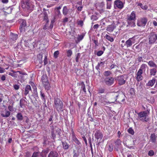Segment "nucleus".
<instances>
[{
  "mask_svg": "<svg viewBox=\"0 0 157 157\" xmlns=\"http://www.w3.org/2000/svg\"><path fill=\"white\" fill-rule=\"evenodd\" d=\"M142 72H141L138 71L136 74V80L138 82H139L142 80Z\"/></svg>",
  "mask_w": 157,
  "mask_h": 157,
  "instance_id": "obj_17",
  "label": "nucleus"
},
{
  "mask_svg": "<svg viewBox=\"0 0 157 157\" xmlns=\"http://www.w3.org/2000/svg\"><path fill=\"white\" fill-rule=\"evenodd\" d=\"M103 52H104L102 51H99L97 52L96 55L98 56H100L103 53Z\"/></svg>",
  "mask_w": 157,
  "mask_h": 157,
  "instance_id": "obj_53",
  "label": "nucleus"
},
{
  "mask_svg": "<svg viewBox=\"0 0 157 157\" xmlns=\"http://www.w3.org/2000/svg\"><path fill=\"white\" fill-rule=\"evenodd\" d=\"M148 43L150 44L155 43L157 40V35L155 32H151L148 36Z\"/></svg>",
  "mask_w": 157,
  "mask_h": 157,
  "instance_id": "obj_4",
  "label": "nucleus"
},
{
  "mask_svg": "<svg viewBox=\"0 0 157 157\" xmlns=\"http://www.w3.org/2000/svg\"><path fill=\"white\" fill-rule=\"evenodd\" d=\"M40 95L42 99L44 101V102L45 103L46 100L45 99V95L44 94V93H42L41 91H40Z\"/></svg>",
  "mask_w": 157,
  "mask_h": 157,
  "instance_id": "obj_40",
  "label": "nucleus"
},
{
  "mask_svg": "<svg viewBox=\"0 0 157 157\" xmlns=\"http://www.w3.org/2000/svg\"><path fill=\"white\" fill-rule=\"evenodd\" d=\"M59 54V51H55L54 53V57L55 58H56L58 57V55Z\"/></svg>",
  "mask_w": 157,
  "mask_h": 157,
  "instance_id": "obj_48",
  "label": "nucleus"
},
{
  "mask_svg": "<svg viewBox=\"0 0 157 157\" xmlns=\"http://www.w3.org/2000/svg\"><path fill=\"white\" fill-rule=\"evenodd\" d=\"M148 64L150 67H157L156 65L152 61H150L148 63Z\"/></svg>",
  "mask_w": 157,
  "mask_h": 157,
  "instance_id": "obj_34",
  "label": "nucleus"
},
{
  "mask_svg": "<svg viewBox=\"0 0 157 157\" xmlns=\"http://www.w3.org/2000/svg\"><path fill=\"white\" fill-rule=\"evenodd\" d=\"M54 107L58 111H63V103L62 101L58 98H55Z\"/></svg>",
  "mask_w": 157,
  "mask_h": 157,
  "instance_id": "obj_2",
  "label": "nucleus"
},
{
  "mask_svg": "<svg viewBox=\"0 0 157 157\" xmlns=\"http://www.w3.org/2000/svg\"><path fill=\"white\" fill-rule=\"evenodd\" d=\"M149 141L153 143H155L156 141V137L155 133H151Z\"/></svg>",
  "mask_w": 157,
  "mask_h": 157,
  "instance_id": "obj_14",
  "label": "nucleus"
},
{
  "mask_svg": "<svg viewBox=\"0 0 157 157\" xmlns=\"http://www.w3.org/2000/svg\"><path fill=\"white\" fill-rule=\"evenodd\" d=\"M104 82L107 86H112L114 84V78L111 77H106L104 79Z\"/></svg>",
  "mask_w": 157,
  "mask_h": 157,
  "instance_id": "obj_6",
  "label": "nucleus"
},
{
  "mask_svg": "<svg viewBox=\"0 0 157 157\" xmlns=\"http://www.w3.org/2000/svg\"><path fill=\"white\" fill-rule=\"evenodd\" d=\"M10 111H8L6 110L5 112V114H4V113H1V116L3 117H8L10 115Z\"/></svg>",
  "mask_w": 157,
  "mask_h": 157,
  "instance_id": "obj_30",
  "label": "nucleus"
},
{
  "mask_svg": "<svg viewBox=\"0 0 157 157\" xmlns=\"http://www.w3.org/2000/svg\"><path fill=\"white\" fill-rule=\"evenodd\" d=\"M43 84L46 90H50L51 87L48 81L46 82L43 83Z\"/></svg>",
  "mask_w": 157,
  "mask_h": 157,
  "instance_id": "obj_19",
  "label": "nucleus"
},
{
  "mask_svg": "<svg viewBox=\"0 0 157 157\" xmlns=\"http://www.w3.org/2000/svg\"><path fill=\"white\" fill-rule=\"evenodd\" d=\"M127 21L128 23V25L127 26V27L129 26L134 27L136 26L135 23L134 21L128 20L127 19Z\"/></svg>",
  "mask_w": 157,
  "mask_h": 157,
  "instance_id": "obj_23",
  "label": "nucleus"
},
{
  "mask_svg": "<svg viewBox=\"0 0 157 157\" xmlns=\"http://www.w3.org/2000/svg\"><path fill=\"white\" fill-rule=\"evenodd\" d=\"M72 140L78 145H79L81 144L80 142L78 140L77 138L75 137L72 138Z\"/></svg>",
  "mask_w": 157,
  "mask_h": 157,
  "instance_id": "obj_39",
  "label": "nucleus"
},
{
  "mask_svg": "<svg viewBox=\"0 0 157 157\" xmlns=\"http://www.w3.org/2000/svg\"><path fill=\"white\" fill-rule=\"evenodd\" d=\"M12 10V8L9 7L6 10V11H5V12L7 14H10L11 13Z\"/></svg>",
  "mask_w": 157,
  "mask_h": 157,
  "instance_id": "obj_52",
  "label": "nucleus"
},
{
  "mask_svg": "<svg viewBox=\"0 0 157 157\" xmlns=\"http://www.w3.org/2000/svg\"><path fill=\"white\" fill-rule=\"evenodd\" d=\"M79 85L81 86V89L83 90L85 94L86 93V91L85 88V86L84 82H82Z\"/></svg>",
  "mask_w": 157,
  "mask_h": 157,
  "instance_id": "obj_31",
  "label": "nucleus"
},
{
  "mask_svg": "<svg viewBox=\"0 0 157 157\" xmlns=\"http://www.w3.org/2000/svg\"><path fill=\"white\" fill-rule=\"evenodd\" d=\"M31 90V86L29 85H27L25 88V95H27L28 94L29 91Z\"/></svg>",
  "mask_w": 157,
  "mask_h": 157,
  "instance_id": "obj_20",
  "label": "nucleus"
},
{
  "mask_svg": "<svg viewBox=\"0 0 157 157\" xmlns=\"http://www.w3.org/2000/svg\"><path fill=\"white\" fill-rule=\"evenodd\" d=\"M128 20L135 21L136 20V14L134 11H132L130 15L127 18Z\"/></svg>",
  "mask_w": 157,
  "mask_h": 157,
  "instance_id": "obj_16",
  "label": "nucleus"
},
{
  "mask_svg": "<svg viewBox=\"0 0 157 157\" xmlns=\"http://www.w3.org/2000/svg\"><path fill=\"white\" fill-rule=\"evenodd\" d=\"M105 92V90L104 89H100L98 91V93H101L102 94L104 92Z\"/></svg>",
  "mask_w": 157,
  "mask_h": 157,
  "instance_id": "obj_63",
  "label": "nucleus"
},
{
  "mask_svg": "<svg viewBox=\"0 0 157 157\" xmlns=\"http://www.w3.org/2000/svg\"><path fill=\"white\" fill-rule=\"evenodd\" d=\"M42 14L43 18L44 21H45L47 23H48L49 20L48 19L49 15L50 14V12L48 9H46L44 8L43 9Z\"/></svg>",
  "mask_w": 157,
  "mask_h": 157,
  "instance_id": "obj_7",
  "label": "nucleus"
},
{
  "mask_svg": "<svg viewBox=\"0 0 157 157\" xmlns=\"http://www.w3.org/2000/svg\"><path fill=\"white\" fill-rule=\"evenodd\" d=\"M112 72L109 71H105L103 73V75L106 77H108V76H109L111 75L112 74Z\"/></svg>",
  "mask_w": 157,
  "mask_h": 157,
  "instance_id": "obj_33",
  "label": "nucleus"
},
{
  "mask_svg": "<svg viewBox=\"0 0 157 157\" xmlns=\"http://www.w3.org/2000/svg\"><path fill=\"white\" fill-rule=\"evenodd\" d=\"M147 67L146 65L144 64H143L141 66L140 69L139 70L141 72H142L143 71H145L146 68Z\"/></svg>",
  "mask_w": 157,
  "mask_h": 157,
  "instance_id": "obj_32",
  "label": "nucleus"
},
{
  "mask_svg": "<svg viewBox=\"0 0 157 157\" xmlns=\"http://www.w3.org/2000/svg\"><path fill=\"white\" fill-rule=\"evenodd\" d=\"M40 152H34L31 157H38Z\"/></svg>",
  "mask_w": 157,
  "mask_h": 157,
  "instance_id": "obj_45",
  "label": "nucleus"
},
{
  "mask_svg": "<svg viewBox=\"0 0 157 157\" xmlns=\"http://www.w3.org/2000/svg\"><path fill=\"white\" fill-rule=\"evenodd\" d=\"M72 54V51L71 50H69L67 52V56L68 57H70Z\"/></svg>",
  "mask_w": 157,
  "mask_h": 157,
  "instance_id": "obj_47",
  "label": "nucleus"
},
{
  "mask_svg": "<svg viewBox=\"0 0 157 157\" xmlns=\"http://www.w3.org/2000/svg\"><path fill=\"white\" fill-rule=\"evenodd\" d=\"M137 113L138 115V118L140 121L146 122H147L149 121L148 118V115L149 113V111H142Z\"/></svg>",
  "mask_w": 157,
  "mask_h": 157,
  "instance_id": "obj_1",
  "label": "nucleus"
},
{
  "mask_svg": "<svg viewBox=\"0 0 157 157\" xmlns=\"http://www.w3.org/2000/svg\"><path fill=\"white\" fill-rule=\"evenodd\" d=\"M59 156L58 153L55 150L51 151L48 156V157H58Z\"/></svg>",
  "mask_w": 157,
  "mask_h": 157,
  "instance_id": "obj_13",
  "label": "nucleus"
},
{
  "mask_svg": "<svg viewBox=\"0 0 157 157\" xmlns=\"http://www.w3.org/2000/svg\"><path fill=\"white\" fill-rule=\"evenodd\" d=\"M33 95L35 97H38V94L37 91V88L36 87H35L34 88L33 92Z\"/></svg>",
  "mask_w": 157,
  "mask_h": 157,
  "instance_id": "obj_41",
  "label": "nucleus"
},
{
  "mask_svg": "<svg viewBox=\"0 0 157 157\" xmlns=\"http://www.w3.org/2000/svg\"><path fill=\"white\" fill-rule=\"evenodd\" d=\"M19 21L20 25L19 26V29L21 33L25 31V27L26 26V20L23 19H20Z\"/></svg>",
  "mask_w": 157,
  "mask_h": 157,
  "instance_id": "obj_8",
  "label": "nucleus"
},
{
  "mask_svg": "<svg viewBox=\"0 0 157 157\" xmlns=\"http://www.w3.org/2000/svg\"><path fill=\"white\" fill-rule=\"evenodd\" d=\"M13 87H14V89L16 90H17L19 88V86L16 84L14 85L13 86Z\"/></svg>",
  "mask_w": 157,
  "mask_h": 157,
  "instance_id": "obj_64",
  "label": "nucleus"
},
{
  "mask_svg": "<svg viewBox=\"0 0 157 157\" xmlns=\"http://www.w3.org/2000/svg\"><path fill=\"white\" fill-rule=\"evenodd\" d=\"M16 117L19 121H21L23 119V117L21 113H18L16 115Z\"/></svg>",
  "mask_w": 157,
  "mask_h": 157,
  "instance_id": "obj_29",
  "label": "nucleus"
},
{
  "mask_svg": "<svg viewBox=\"0 0 157 157\" xmlns=\"http://www.w3.org/2000/svg\"><path fill=\"white\" fill-rule=\"evenodd\" d=\"M105 6V3L104 2H102L99 4L98 5V7L101 10L103 11V7Z\"/></svg>",
  "mask_w": 157,
  "mask_h": 157,
  "instance_id": "obj_36",
  "label": "nucleus"
},
{
  "mask_svg": "<svg viewBox=\"0 0 157 157\" xmlns=\"http://www.w3.org/2000/svg\"><path fill=\"white\" fill-rule=\"evenodd\" d=\"M73 153L74 155L73 157H78L80 153L79 152L78 153H77L75 152V150H74Z\"/></svg>",
  "mask_w": 157,
  "mask_h": 157,
  "instance_id": "obj_56",
  "label": "nucleus"
},
{
  "mask_svg": "<svg viewBox=\"0 0 157 157\" xmlns=\"http://www.w3.org/2000/svg\"><path fill=\"white\" fill-rule=\"evenodd\" d=\"M48 152V149H44L41 152H40L39 154L42 157H46V155Z\"/></svg>",
  "mask_w": 157,
  "mask_h": 157,
  "instance_id": "obj_18",
  "label": "nucleus"
},
{
  "mask_svg": "<svg viewBox=\"0 0 157 157\" xmlns=\"http://www.w3.org/2000/svg\"><path fill=\"white\" fill-rule=\"evenodd\" d=\"M25 100L23 99H21L20 101V106L22 108L23 106L24 105V103Z\"/></svg>",
  "mask_w": 157,
  "mask_h": 157,
  "instance_id": "obj_43",
  "label": "nucleus"
},
{
  "mask_svg": "<svg viewBox=\"0 0 157 157\" xmlns=\"http://www.w3.org/2000/svg\"><path fill=\"white\" fill-rule=\"evenodd\" d=\"M92 40L94 42V43L95 44V46H98V41L97 40H96L92 38Z\"/></svg>",
  "mask_w": 157,
  "mask_h": 157,
  "instance_id": "obj_60",
  "label": "nucleus"
},
{
  "mask_svg": "<svg viewBox=\"0 0 157 157\" xmlns=\"http://www.w3.org/2000/svg\"><path fill=\"white\" fill-rule=\"evenodd\" d=\"M111 3L110 2H107V9H110L111 8Z\"/></svg>",
  "mask_w": 157,
  "mask_h": 157,
  "instance_id": "obj_58",
  "label": "nucleus"
},
{
  "mask_svg": "<svg viewBox=\"0 0 157 157\" xmlns=\"http://www.w3.org/2000/svg\"><path fill=\"white\" fill-rule=\"evenodd\" d=\"M80 53H77V54L76 55V59H75V60L77 62H78V60L80 57Z\"/></svg>",
  "mask_w": 157,
  "mask_h": 157,
  "instance_id": "obj_54",
  "label": "nucleus"
},
{
  "mask_svg": "<svg viewBox=\"0 0 157 157\" xmlns=\"http://www.w3.org/2000/svg\"><path fill=\"white\" fill-rule=\"evenodd\" d=\"M51 134L52 138L54 140L55 139L56 137V136L55 133V131L53 129H52L51 131Z\"/></svg>",
  "mask_w": 157,
  "mask_h": 157,
  "instance_id": "obj_46",
  "label": "nucleus"
},
{
  "mask_svg": "<svg viewBox=\"0 0 157 157\" xmlns=\"http://www.w3.org/2000/svg\"><path fill=\"white\" fill-rule=\"evenodd\" d=\"M61 130L59 128H57L56 130V133H57L59 136H61Z\"/></svg>",
  "mask_w": 157,
  "mask_h": 157,
  "instance_id": "obj_51",
  "label": "nucleus"
},
{
  "mask_svg": "<svg viewBox=\"0 0 157 157\" xmlns=\"http://www.w3.org/2000/svg\"><path fill=\"white\" fill-rule=\"evenodd\" d=\"M42 54L40 53L37 56V58L39 60L40 63H42Z\"/></svg>",
  "mask_w": 157,
  "mask_h": 157,
  "instance_id": "obj_35",
  "label": "nucleus"
},
{
  "mask_svg": "<svg viewBox=\"0 0 157 157\" xmlns=\"http://www.w3.org/2000/svg\"><path fill=\"white\" fill-rule=\"evenodd\" d=\"M41 80L42 84L48 81L47 76L46 74L43 75H42L41 77Z\"/></svg>",
  "mask_w": 157,
  "mask_h": 157,
  "instance_id": "obj_24",
  "label": "nucleus"
},
{
  "mask_svg": "<svg viewBox=\"0 0 157 157\" xmlns=\"http://www.w3.org/2000/svg\"><path fill=\"white\" fill-rule=\"evenodd\" d=\"M114 6L119 9H121L124 7V5L122 2L120 0H116L114 2Z\"/></svg>",
  "mask_w": 157,
  "mask_h": 157,
  "instance_id": "obj_10",
  "label": "nucleus"
},
{
  "mask_svg": "<svg viewBox=\"0 0 157 157\" xmlns=\"http://www.w3.org/2000/svg\"><path fill=\"white\" fill-rule=\"evenodd\" d=\"M114 150L118 151L122 148L121 141L120 139H117L114 141Z\"/></svg>",
  "mask_w": 157,
  "mask_h": 157,
  "instance_id": "obj_9",
  "label": "nucleus"
},
{
  "mask_svg": "<svg viewBox=\"0 0 157 157\" xmlns=\"http://www.w3.org/2000/svg\"><path fill=\"white\" fill-rule=\"evenodd\" d=\"M44 65H46L48 63L47 62V56H45L44 59Z\"/></svg>",
  "mask_w": 157,
  "mask_h": 157,
  "instance_id": "obj_62",
  "label": "nucleus"
},
{
  "mask_svg": "<svg viewBox=\"0 0 157 157\" xmlns=\"http://www.w3.org/2000/svg\"><path fill=\"white\" fill-rule=\"evenodd\" d=\"M133 38H130L126 41L125 44L127 47H130L132 45V43L131 40Z\"/></svg>",
  "mask_w": 157,
  "mask_h": 157,
  "instance_id": "obj_25",
  "label": "nucleus"
},
{
  "mask_svg": "<svg viewBox=\"0 0 157 157\" xmlns=\"http://www.w3.org/2000/svg\"><path fill=\"white\" fill-rule=\"evenodd\" d=\"M156 70L155 68H152L150 70V73L151 75H153L154 76L156 73Z\"/></svg>",
  "mask_w": 157,
  "mask_h": 157,
  "instance_id": "obj_37",
  "label": "nucleus"
},
{
  "mask_svg": "<svg viewBox=\"0 0 157 157\" xmlns=\"http://www.w3.org/2000/svg\"><path fill=\"white\" fill-rule=\"evenodd\" d=\"M70 10H71V9H68L67 6H64L63 10V14L64 16L67 15L70 13Z\"/></svg>",
  "mask_w": 157,
  "mask_h": 157,
  "instance_id": "obj_15",
  "label": "nucleus"
},
{
  "mask_svg": "<svg viewBox=\"0 0 157 157\" xmlns=\"http://www.w3.org/2000/svg\"><path fill=\"white\" fill-rule=\"evenodd\" d=\"M140 21L142 25L144 26L147 22V19L146 17H143L141 19Z\"/></svg>",
  "mask_w": 157,
  "mask_h": 157,
  "instance_id": "obj_27",
  "label": "nucleus"
},
{
  "mask_svg": "<svg viewBox=\"0 0 157 157\" xmlns=\"http://www.w3.org/2000/svg\"><path fill=\"white\" fill-rule=\"evenodd\" d=\"M138 6H139L140 7L144 10L146 9L147 8H146L145 6H144L141 3H139L138 5Z\"/></svg>",
  "mask_w": 157,
  "mask_h": 157,
  "instance_id": "obj_55",
  "label": "nucleus"
},
{
  "mask_svg": "<svg viewBox=\"0 0 157 157\" xmlns=\"http://www.w3.org/2000/svg\"><path fill=\"white\" fill-rule=\"evenodd\" d=\"M77 24L78 25L82 27L83 25V21L82 20L77 21Z\"/></svg>",
  "mask_w": 157,
  "mask_h": 157,
  "instance_id": "obj_44",
  "label": "nucleus"
},
{
  "mask_svg": "<svg viewBox=\"0 0 157 157\" xmlns=\"http://www.w3.org/2000/svg\"><path fill=\"white\" fill-rule=\"evenodd\" d=\"M105 37L107 40L110 42H113L114 40V39L113 37L110 36L107 34L106 35Z\"/></svg>",
  "mask_w": 157,
  "mask_h": 157,
  "instance_id": "obj_38",
  "label": "nucleus"
},
{
  "mask_svg": "<svg viewBox=\"0 0 157 157\" xmlns=\"http://www.w3.org/2000/svg\"><path fill=\"white\" fill-rule=\"evenodd\" d=\"M62 144L63 148L65 150L68 149L70 146V145L66 142L62 141Z\"/></svg>",
  "mask_w": 157,
  "mask_h": 157,
  "instance_id": "obj_21",
  "label": "nucleus"
},
{
  "mask_svg": "<svg viewBox=\"0 0 157 157\" xmlns=\"http://www.w3.org/2000/svg\"><path fill=\"white\" fill-rule=\"evenodd\" d=\"M113 146L111 145H109L108 147V150L110 152H111L113 151Z\"/></svg>",
  "mask_w": 157,
  "mask_h": 157,
  "instance_id": "obj_59",
  "label": "nucleus"
},
{
  "mask_svg": "<svg viewBox=\"0 0 157 157\" xmlns=\"http://www.w3.org/2000/svg\"><path fill=\"white\" fill-rule=\"evenodd\" d=\"M16 73H17V72H15L14 73H9V75L13 77L17 78V75L15 74Z\"/></svg>",
  "mask_w": 157,
  "mask_h": 157,
  "instance_id": "obj_57",
  "label": "nucleus"
},
{
  "mask_svg": "<svg viewBox=\"0 0 157 157\" xmlns=\"http://www.w3.org/2000/svg\"><path fill=\"white\" fill-rule=\"evenodd\" d=\"M29 1V0H22L21 2L23 3L22 7L25 10H27L28 12H31L33 8V5Z\"/></svg>",
  "mask_w": 157,
  "mask_h": 157,
  "instance_id": "obj_3",
  "label": "nucleus"
},
{
  "mask_svg": "<svg viewBox=\"0 0 157 157\" xmlns=\"http://www.w3.org/2000/svg\"><path fill=\"white\" fill-rule=\"evenodd\" d=\"M95 138L97 140L101 139L103 137V135L101 132L99 130H97L96 131L94 134Z\"/></svg>",
  "mask_w": 157,
  "mask_h": 157,
  "instance_id": "obj_12",
  "label": "nucleus"
},
{
  "mask_svg": "<svg viewBox=\"0 0 157 157\" xmlns=\"http://www.w3.org/2000/svg\"><path fill=\"white\" fill-rule=\"evenodd\" d=\"M125 76L126 75H121L115 77V79L118 82L119 85H122L125 83L126 80V78L125 77Z\"/></svg>",
  "mask_w": 157,
  "mask_h": 157,
  "instance_id": "obj_5",
  "label": "nucleus"
},
{
  "mask_svg": "<svg viewBox=\"0 0 157 157\" xmlns=\"http://www.w3.org/2000/svg\"><path fill=\"white\" fill-rule=\"evenodd\" d=\"M154 154V152L153 150H151L148 152V155L150 156H153Z\"/></svg>",
  "mask_w": 157,
  "mask_h": 157,
  "instance_id": "obj_49",
  "label": "nucleus"
},
{
  "mask_svg": "<svg viewBox=\"0 0 157 157\" xmlns=\"http://www.w3.org/2000/svg\"><path fill=\"white\" fill-rule=\"evenodd\" d=\"M119 94L117 92H113L110 95V98L112 100H113L114 101H112L110 103H114L115 101H117V98Z\"/></svg>",
  "mask_w": 157,
  "mask_h": 157,
  "instance_id": "obj_11",
  "label": "nucleus"
},
{
  "mask_svg": "<svg viewBox=\"0 0 157 157\" xmlns=\"http://www.w3.org/2000/svg\"><path fill=\"white\" fill-rule=\"evenodd\" d=\"M18 36L16 34L11 33L10 35V37L13 40H15L17 38Z\"/></svg>",
  "mask_w": 157,
  "mask_h": 157,
  "instance_id": "obj_26",
  "label": "nucleus"
},
{
  "mask_svg": "<svg viewBox=\"0 0 157 157\" xmlns=\"http://www.w3.org/2000/svg\"><path fill=\"white\" fill-rule=\"evenodd\" d=\"M128 132L131 134L132 135H133L134 134V132L132 128H130L128 130Z\"/></svg>",
  "mask_w": 157,
  "mask_h": 157,
  "instance_id": "obj_42",
  "label": "nucleus"
},
{
  "mask_svg": "<svg viewBox=\"0 0 157 157\" xmlns=\"http://www.w3.org/2000/svg\"><path fill=\"white\" fill-rule=\"evenodd\" d=\"M155 79H152L150 80L148 83L147 84V86H152L155 82Z\"/></svg>",
  "mask_w": 157,
  "mask_h": 157,
  "instance_id": "obj_28",
  "label": "nucleus"
},
{
  "mask_svg": "<svg viewBox=\"0 0 157 157\" xmlns=\"http://www.w3.org/2000/svg\"><path fill=\"white\" fill-rule=\"evenodd\" d=\"M115 27L116 26L114 25H109L107 27L106 30L109 32H112L113 31Z\"/></svg>",
  "mask_w": 157,
  "mask_h": 157,
  "instance_id": "obj_22",
  "label": "nucleus"
},
{
  "mask_svg": "<svg viewBox=\"0 0 157 157\" xmlns=\"http://www.w3.org/2000/svg\"><path fill=\"white\" fill-rule=\"evenodd\" d=\"M83 38V36L82 35H79L78 38V40L80 41Z\"/></svg>",
  "mask_w": 157,
  "mask_h": 157,
  "instance_id": "obj_61",
  "label": "nucleus"
},
{
  "mask_svg": "<svg viewBox=\"0 0 157 157\" xmlns=\"http://www.w3.org/2000/svg\"><path fill=\"white\" fill-rule=\"evenodd\" d=\"M135 90L133 88H131L130 89L129 92L130 94L131 95H133L135 93Z\"/></svg>",
  "mask_w": 157,
  "mask_h": 157,
  "instance_id": "obj_50",
  "label": "nucleus"
}]
</instances>
